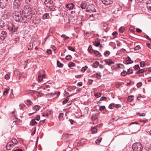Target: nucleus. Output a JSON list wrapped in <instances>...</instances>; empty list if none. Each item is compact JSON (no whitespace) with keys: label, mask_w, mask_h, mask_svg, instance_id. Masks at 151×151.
Returning a JSON list of instances; mask_svg holds the SVG:
<instances>
[{"label":"nucleus","mask_w":151,"mask_h":151,"mask_svg":"<svg viewBox=\"0 0 151 151\" xmlns=\"http://www.w3.org/2000/svg\"><path fill=\"white\" fill-rule=\"evenodd\" d=\"M32 9L29 6H25L22 11V14L30 15L32 14Z\"/></svg>","instance_id":"f257e3e1"},{"label":"nucleus","mask_w":151,"mask_h":151,"mask_svg":"<svg viewBox=\"0 0 151 151\" xmlns=\"http://www.w3.org/2000/svg\"><path fill=\"white\" fill-rule=\"evenodd\" d=\"M132 147L134 151H142L143 149L142 145L139 142L134 143Z\"/></svg>","instance_id":"f03ea898"},{"label":"nucleus","mask_w":151,"mask_h":151,"mask_svg":"<svg viewBox=\"0 0 151 151\" xmlns=\"http://www.w3.org/2000/svg\"><path fill=\"white\" fill-rule=\"evenodd\" d=\"M13 17L15 21L20 22L21 19L22 15L19 12L17 11L14 12L12 14Z\"/></svg>","instance_id":"7ed1b4c3"},{"label":"nucleus","mask_w":151,"mask_h":151,"mask_svg":"<svg viewBox=\"0 0 151 151\" xmlns=\"http://www.w3.org/2000/svg\"><path fill=\"white\" fill-rule=\"evenodd\" d=\"M31 18V16L30 15L22 14L20 22L24 23H27L30 21Z\"/></svg>","instance_id":"20e7f679"},{"label":"nucleus","mask_w":151,"mask_h":151,"mask_svg":"<svg viewBox=\"0 0 151 151\" xmlns=\"http://www.w3.org/2000/svg\"><path fill=\"white\" fill-rule=\"evenodd\" d=\"M12 13L10 12L5 10L2 16V19H9L11 17Z\"/></svg>","instance_id":"39448f33"},{"label":"nucleus","mask_w":151,"mask_h":151,"mask_svg":"<svg viewBox=\"0 0 151 151\" xmlns=\"http://www.w3.org/2000/svg\"><path fill=\"white\" fill-rule=\"evenodd\" d=\"M86 11L89 12H95L96 9L95 6L92 4L88 6L86 8Z\"/></svg>","instance_id":"423d86ee"},{"label":"nucleus","mask_w":151,"mask_h":151,"mask_svg":"<svg viewBox=\"0 0 151 151\" xmlns=\"http://www.w3.org/2000/svg\"><path fill=\"white\" fill-rule=\"evenodd\" d=\"M98 114H93L91 117V120L92 121V124H96L98 122Z\"/></svg>","instance_id":"0eeeda50"},{"label":"nucleus","mask_w":151,"mask_h":151,"mask_svg":"<svg viewBox=\"0 0 151 151\" xmlns=\"http://www.w3.org/2000/svg\"><path fill=\"white\" fill-rule=\"evenodd\" d=\"M21 2L19 0H15L14 1L13 7L14 9H18L20 7Z\"/></svg>","instance_id":"6e6552de"},{"label":"nucleus","mask_w":151,"mask_h":151,"mask_svg":"<svg viewBox=\"0 0 151 151\" xmlns=\"http://www.w3.org/2000/svg\"><path fill=\"white\" fill-rule=\"evenodd\" d=\"M8 0H0V7L4 9L6 6Z\"/></svg>","instance_id":"1a4fd4ad"},{"label":"nucleus","mask_w":151,"mask_h":151,"mask_svg":"<svg viewBox=\"0 0 151 151\" xmlns=\"http://www.w3.org/2000/svg\"><path fill=\"white\" fill-rule=\"evenodd\" d=\"M7 32L6 31H2L0 35V39L1 41H4L7 37Z\"/></svg>","instance_id":"9d476101"},{"label":"nucleus","mask_w":151,"mask_h":151,"mask_svg":"<svg viewBox=\"0 0 151 151\" xmlns=\"http://www.w3.org/2000/svg\"><path fill=\"white\" fill-rule=\"evenodd\" d=\"M52 2L51 0H45L44 4L46 6L49 8L52 7Z\"/></svg>","instance_id":"9b49d317"},{"label":"nucleus","mask_w":151,"mask_h":151,"mask_svg":"<svg viewBox=\"0 0 151 151\" xmlns=\"http://www.w3.org/2000/svg\"><path fill=\"white\" fill-rule=\"evenodd\" d=\"M103 3L108 5L112 4L113 2V0H101Z\"/></svg>","instance_id":"f8f14e48"},{"label":"nucleus","mask_w":151,"mask_h":151,"mask_svg":"<svg viewBox=\"0 0 151 151\" xmlns=\"http://www.w3.org/2000/svg\"><path fill=\"white\" fill-rule=\"evenodd\" d=\"M87 1H82L80 5V7L82 9H85L87 5Z\"/></svg>","instance_id":"ddd939ff"},{"label":"nucleus","mask_w":151,"mask_h":151,"mask_svg":"<svg viewBox=\"0 0 151 151\" xmlns=\"http://www.w3.org/2000/svg\"><path fill=\"white\" fill-rule=\"evenodd\" d=\"M14 145L12 144L10 142L8 143L6 145V148L8 150L11 149Z\"/></svg>","instance_id":"4468645a"},{"label":"nucleus","mask_w":151,"mask_h":151,"mask_svg":"<svg viewBox=\"0 0 151 151\" xmlns=\"http://www.w3.org/2000/svg\"><path fill=\"white\" fill-rule=\"evenodd\" d=\"M8 29L10 32L12 33L15 31V30L14 28V26L13 24H11V26H9L8 27Z\"/></svg>","instance_id":"2eb2a0df"},{"label":"nucleus","mask_w":151,"mask_h":151,"mask_svg":"<svg viewBox=\"0 0 151 151\" xmlns=\"http://www.w3.org/2000/svg\"><path fill=\"white\" fill-rule=\"evenodd\" d=\"M93 45L95 46L98 47L100 45V40L97 39L93 42Z\"/></svg>","instance_id":"dca6fc26"},{"label":"nucleus","mask_w":151,"mask_h":151,"mask_svg":"<svg viewBox=\"0 0 151 151\" xmlns=\"http://www.w3.org/2000/svg\"><path fill=\"white\" fill-rule=\"evenodd\" d=\"M74 6L73 4H67L66 6V8H68L70 10H72L73 7Z\"/></svg>","instance_id":"f3484780"},{"label":"nucleus","mask_w":151,"mask_h":151,"mask_svg":"<svg viewBox=\"0 0 151 151\" xmlns=\"http://www.w3.org/2000/svg\"><path fill=\"white\" fill-rule=\"evenodd\" d=\"M126 63L127 64H129L133 63V61L131 60L129 57H127L126 58Z\"/></svg>","instance_id":"a211bd4d"},{"label":"nucleus","mask_w":151,"mask_h":151,"mask_svg":"<svg viewBox=\"0 0 151 151\" xmlns=\"http://www.w3.org/2000/svg\"><path fill=\"white\" fill-rule=\"evenodd\" d=\"M105 62L106 64L109 65H110L114 63V62L113 61L110 59L105 60Z\"/></svg>","instance_id":"6ab92c4d"},{"label":"nucleus","mask_w":151,"mask_h":151,"mask_svg":"<svg viewBox=\"0 0 151 151\" xmlns=\"http://www.w3.org/2000/svg\"><path fill=\"white\" fill-rule=\"evenodd\" d=\"M45 75L44 74L42 75L41 74H39L38 76V80L40 81H42L44 78H45Z\"/></svg>","instance_id":"aec40b11"},{"label":"nucleus","mask_w":151,"mask_h":151,"mask_svg":"<svg viewBox=\"0 0 151 151\" xmlns=\"http://www.w3.org/2000/svg\"><path fill=\"white\" fill-rule=\"evenodd\" d=\"M50 17V16L49 14L46 13H45L42 17V19H48Z\"/></svg>","instance_id":"412c9836"},{"label":"nucleus","mask_w":151,"mask_h":151,"mask_svg":"<svg viewBox=\"0 0 151 151\" xmlns=\"http://www.w3.org/2000/svg\"><path fill=\"white\" fill-rule=\"evenodd\" d=\"M73 136V134H66L63 135V138H66V139L69 138H70L72 137V136Z\"/></svg>","instance_id":"4be33fe9"},{"label":"nucleus","mask_w":151,"mask_h":151,"mask_svg":"<svg viewBox=\"0 0 151 151\" xmlns=\"http://www.w3.org/2000/svg\"><path fill=\"white\" fill-rule=\"evenodd\" d=\"M60 94V92L59 91H58L57 92L56 91L54 93H48L47 95H56V97H58V95Z\"/></svg>","instance_id":"5701e85b"},{"label":"nucleus","mask_w":151,"mask_h":151,"mask_svg":"<svg viewBox=\"0 0 151 151\" xmlns=\"http://www.w3.org/2000/svg\"><path fill=\"white\" fill-rule=\"evenodd\" d=\"M10 142L14 145H17L18 142L17 140L15 139H12Z\"/></svg>","instance_id":"b1692460"},{"label":"nucleus","mask_w":151,"mask_h":151,"mask_svg":"<svg viewBox=\"0 0 151 151\" xmlns=\"http://www.w3.org/2000/svg\"><path fill=\"white\" fill-rule=\"evenodd\" d=\"M147 9L150 10H151V1H148L147 3Z\"/></svg>","instance_id":"393cba45"},{"label":"nucleus","mask_w":151,"mask_h":151,"mask_svg":"<svg viewBox=\"0 0 151 151\" xmlns=\"http://www.w3.org/2000/svg\"><path fill=\"white\" fill-rule=\"evenodd\" d=\"M37 124V122L35 119H32L30 122V125L33 126Z\"/></svg>","instance_id":"a878e982"},{"label":"nucleus","mask_w":151,"mask_h":151,"mask_svg":"<svg viewBox=\"0 0 151 151\" xmlns=\"http://www.w3.org/2000/svg\"><path fill=\"white\" fill-rule=\"evenodd\" d=\"M6 24V23L2 21L0 23V29L2 28Z\"/></svg>","instance_id":"bb28decb"},{"label":"nucleus","mask_w":151,"mask_h":151,"mask_svg":"<svg viewBox=\"0 0 151 151\" xmlns=\"http://www.w3.org/2000/svg\"><path fill=\"white\" fill-rule=\"evenodd\" d=\"M94 53L97 57H100L102 56L101 54L97 50H94Z\"/></svg>","instance_id":"cd10ccee"},{"label":"nucleus","mask_w":151,"mask_h":151,"mask_svg":"<svg viewBox=\"0 0 151 151\" xmlns=\"http://www.w3.org/2000/svg\"><path fill=\"white\" fill-rule=\"evenodd\" d=\"M88 50L90 53H91L92 52V51H94V50L92 49V47L91 45H89Z\"/></svg>","instance_id":"c85d7f7f"},{"label":"nucleus","mask_w":151,"mask_h":151,"mask_svg":"<svg viewBox=\"0 0 151 151\" xmlns=\"http://www.w3.org/2000/svg\"><path fill=\"white\" fill-rule=\"evenodd\" d=\"M133 96H128V101L129 102H131L133 100Z\"/></svg>","instance_id":"c756f323"},{"label":"nucleus","mask_w":151,"mask_h":151,"mask_svg":"<svg viewBox=\"0 0 151 151\" xmlns=\"http://www.w3.org/2000/svg\"><path fill=\"white\" fill-rule=\"evenodd\" d=\"M57 65L58 67L62 68L63 66V64L60 63L59 61H57Z\"/></svg>","instance_id":"7c9ffc66"},{"label":"nucleus","mask_w":151,"mask_h":151,"mask_svg":"<svg viewBox=\"0 0 151 151\" xmlns=\"http://www.w3.org/2000/svg\"><path fill=\"white\" fill-rule=\"evenodd\" d=\"M99 65V62H96L93 63V67L94 68H97L98 67V66Z\"/></svg>","instance_id":"2f4dec72"},{"label":"nucleus","mask_w":151,"mask_h":151,"mask_svg":"<svg viewBox=\"0 0 151 151\" xmlns=\"http://www.w3.org/2000/svg\"><path fill=\"white\" fill-rule=\"evenodd\" d=\"M133 70L132 68H130L128 70L127 74H131L133 73Z\"/></svg>","instance_id":"473e14b6"},{"label":"nucleus","mask_w":151,"mask_h":151,"mask_svg":"<svg viewBox=\"0 0 151 151\" xmlns=\"http://www.w3.org/2000/svg\"><path fill=\"white\" fill-rule=\"evenodd\" d=\"M40 109V106L38 105H36L33 107V109L35 110H39Z\"/></svg>","instance_id":"72a5a7b5"},{"label":"nucleus","mask_w":151,"mask_h":151,"mask_svg":"<svg viewBox=\"0 0 151 151\" xmlns=\"http://www.w3.org/2000/svg\"><path fill=\"white\" fill-rule=\"evenodd\" d=\"M124 27H122L119 29V31L120 32L123 33L124 31Z\"/></svg>","instance_id":"f704fd0d"},{"label":"nucleus","mask_w":151,"mask_h":151,"mask_svg":"<svg viewBox=\"0 0 151 151\" xmlns=\"http://www.w3.org/2000/svg\"><path fill=\"white\" fill-rule=\"evenodd\" d=\"M97 129L96 128L93 127L91 129V132L93 133H96L97 132Z\"/></svg>","instance_id":"c9c22d12"},{"label":"nucleus","mask_w":151,"mask_h":151,"mask_svg":"<svg viewBox=\"0 0 151 151\" xmlns=\"http://www.w3.org/2000/svg\"><path fill=\"white\" fill-rule=\"evenodd\" d=\"M110 54V52L109 51L106 50L105 52H104V55L105 56H108Z\"/></svg>","instance_id":"e433bc0d"},{"label":"nucleus","mask_w":151,"mask_h":151,"mask_svg":"<svg viewBox=\"0 0 151 151\" xmlns=\"http://www.w3.org/2000/svg\"><path fill=\"white\" fill-rule=\"evenodd\" d=\"M87 68L88 67L86 66H85V67H83L81 69V71L83 72H84Z\"/></svg>","instance_id":"4c0bfd02"},{"label":"nucleus","mask_w":151,"mask_h":151,"mask_svg":"<svg viewBox=\"0 0 151 151\" xmlns=\"http://www.w3.org/2000/svg\"><path fill=\"white\" fill-rule=\"evenodd\" d=\"M9 91V89L8 88H5L4 92L3 94L4 95H6L8 93V91Z\"/></svg>","instance_id":"58836bf2"},{"label":"nucleus","mask_w":151,"mask_h":151,"mask_svg":"<svg viewBox=\"0 0 151 151\" xmlns=\"http://www.w3.org/2000/svg\"><path fill=\"white\" fill-rule=\"evenodd\" d=\"M72 58V57L71 55H67L65 57V59L67 60H69Z\"/></svg>","instance_id":"ea45409f"},{"label":"nucleus","mask_w":151,"mask_h":151,"mask_svg":"<svg viewBox=\"0 0 151 151\" xmlns=\"http://www.w3.org/2000/svg\"><path fill=\"white\" fill-rule=\"evenodd\" d=\"M6 80L9 79L10 78V74L9 73L6 74L4 76Z\"/></svg>","instance_id":"a19ab883"},{"label":"nucleus","mask_w":151,"mask_h":151,"mask_svg":"<svg viewBox=\"0 0 151 151\" xmlns=\"http://www.w3.org/2000/svg\"><path fill=\"white\" fill-rule=\"evenodd\" d=\"M102 140V138H100L99 139H97L96 141V144H99Z\"/></svg>","instance_id":"79ce46f5"},{"label":"nucleus","mask_w":151,"mask_h":151,"mask_svg":"<svg viewBox=\"0 0 151 151\" xmlns=\"http://www.w3.org/2000/svg\"><path fill=\"white\" fill-rule=\"evenodd\" d=\"M127 74V72L125 70H124L121 73V75L125 76Z\"/></svg>","instance_id":"37998d69"},{"label":"nucleus","mask_w":151,"mask_h":151,"mask_svg":"<svg viewBox=\"0 0 151 151\" xmlns=\"http://www.w3.org/2000/svg\"><path fill=\"white\" fill-rule=\"evenodd\" d=\"M101 94L99 93H94V96L97 97L98 98L99 97L101 96Z\"/></svg>","instance_id":"c03bdc74"},{"label":"nucleus","mask_w":151,"mask_h":151,"mask_svg":"<svg viewBox=\"0 0 151 151\" xmlns=\"http://www.w3.org/2000/svg\"><path fill=\"white\" fill-rule=\"evenodd\" d=\"M117 65L118 68H122L124 67V65L123 64H119Z\"/></svg>","instance_id":"a18cd8bd"},{"label":"nucleus","mask_w":151,"mask_h":151,"mask_svg":"<svg viewBox=\"0 0 151 151\" xmlns=\"http://www.w3.org/2000/svg\"><path fill=\"white\" fill-rule=\"evenodd\" d=\"M74 65H75L74 63H73L72 62H70L69 63V64L68 65V66L70 68V67H72V66H74Z\"/></svg>","instance_id":"49530a36"},{"label":"nucleus","mask_w":151,"mask_h":151,"mask_svg":"<svg viewBox=\"0 0 151 151\" xmlns=\"http://www.w3.org/2000/svg\"><path fill=\"white\" fill-rule=\"evenodd\" d=\"M114 103H111L109 105V107L110 109H112L114 107Z\"/></svg>","instance_id":"de8ad7c7"},{"label":"nucleus","mask_w":151,"mask_h":151,"mask_svg":"<svg viewBox=\"0 0 151 151\" xmlns=\"http://www.w3.org/2000/svg\"><path fill=\"white\" fill-rule=\"evenodd\" d=\"M144 72V71L143 70V69H142L140 70H138L137 71L136 73L140 74L141 73H143Z\"/></svg>","instance_id":"09e8293b"},{"label":"nucleus","mask_w":151,"mask_h":151,"mask_svg":"<svg viewBox=\"0 0 151 151\" xmlns=\"http://www.w3.org/2000/svg\"><path fill=\"white\" fill-rule=\"evenodd\" d=\"M140 67H143L145 65V63L144 62H142L140 63Z\"/></svg>","instance_id":"8fccbe9b"},{"label":"nucleus","mask_w":151,"mask_h":151,"mask_svg":"<svg viewBox=\"0 0 151 151\" xmlns=\"http://www.w3.org/2000/svg\"><path fill=\"white\" fill-rule=\"evenodd\" d=\"M40 118V115H38L35 117V119L37 121H39Z\"/></svg>","instance_id":"3c124183"},{"label":"nucleus","mask_w":151,"mask_h":151,"mask_svg":"<svg viewBox=\"0 0 151 151\" xmlns=\"http://www.w3.org/2000/svg\"><path fill=\"white\" fill-rule=\"evenodd\" d=\"M68 48L69 50L74 52L75 51V49L73 47L71 46H68Z\"/></svg>","instance_id":"603ef678"},{"label":"nucleus","mask_w":151,"mask_h":151,"mask_svg":"<svg viewBox=\"0 0 151 151\" xmlns=\"http://www.w3.org/2000/svg\"><path fill=\"white\" fill-rule=\"evenodd\" d=\"M61 37L64 38V40L68 39L69 38V37L66 36L65 35H63L61 36Z\"/></svg>","instance_id":"864d4df0"},{"label":"nucleus","mask_w":151,"mask_h":151,"mask_svg":"<svg viewBox=\"0 0 151 151\" xmlns=\"http://www.w3.org/2000/svg\"><path fill=\"white\" fill-rule=\"evenodd\" d=\"M49 115V113H47V111H46L43 113L42 116H47Z\"/></svg>","instance_id":"5fc2aeb1"},{"label":"nucleus","mask_w":151,"mask_h":151,"mask_svg":"<svg viewBox=\"0 0 151 151\" xmlns=\"http://www.w3.org/2000/svg\"><path fill=\"white\" fill-rule=\"evenodd\" d=\"M49 115V113H47V111H46L43 113L42 116H47Z\"/></svg>","instance_id":"6e6d98bb"},{"label":"nucleus","mask_w":151,"mask_h":151,"mask_svg":"<svg viewBox=\"0 0 151 151\" xmlns=\"http://www.w3.org/2000/svg\"><path fill=\"white\" fill-rule=\"evenodd\" d=\"M105 108V106H101L100 108H99V110L101 111H103L104 109Z\"/></svg>","instance_id":"4d7b16f0"},{"label":"nucleus","mask_w":151,"mask_h":151,"mask_svg":"<svg viewBox=\"0 0 151 151\" xmlns=\"http://www.w3.org/2000/svg\"><path fill=\"white\" fill-rule=\"evenodd\" d=\"M96 77L98 78H100L101 76V75L100 74V73H96Z\"/></svg>","instance_id":"13d9d810"},{"label":"nucleus","mask_w":151,"mask_h":151,"mask_svg":"<svg viewBox=\"0 0 151 151\" xmlns=\"http://www.w3.org/2000/svg\"><path fill=\"white\" fill-rule=\"evenodd\" d=\"M142 83L141 82H139L137 84V86L138 87H140L142 86Z\"/></svg>","instance_id":"bf43d9fd"},{"label":"nucleus","mask_w":151,"mask_h":151,"mask_svg":"<svg viewBox=\"0 0 151 151\" xmlns=\"http://www.w3.org/2000/svg\"><path fill=\"white\" fill-rule=\"evenodd\" d=\"M63 113H60L59 116V119L61 120L62 119L63 117Z\"/></svg>","instance_id":"052dcab7"},{"label":"nucleus","mask_w":151,"mask_h":151,"mask_svg":"<svg viewBox=\"0 0 151 151\" xmlns=\"http://www.w3.org/2000/svg\"><path fill=\"white\" fill-rule=\"evenodd\" d=\"M140 46L139 45H138L136 46L135 47L134 49L135 50H139V49H140Z\"/></svg>","instance_id":"680f3d73"},{"label":"nucleus","mask_w":151,"mask_h":151,"mask_svg":"<svg viewBox=\"0 0 151 151\" xmlns=\"http://www.w3.org/2000/svg\"><path fill=\"white\" fill-rule=\"evenodd\" d=\"M28 46L29 47H28V50H29L30 49L32 48L33 47V45L32 44L30 43L29 44Z\"/></svg>","instance_id":"e2e57ef3"},{"label":"nucleus","mask_w":151,"mask_h":151,"mask_svg":"<svg viewBox=\"0 0 151 151\" xmlns=\"http://www.w3.org/2000/svg\"><path fill=\"white\" fill-rule=\"evenodd\" d=\"M106 98L105 97L103 96L100 99V101H105L106 100Z\"/></svg>","instance_id":"0e129e2a"},{"label":"nucleus","mask_w":151,"mask_h":151,"mask_svg":"<svg viewBox=\"0 0 151 151\" xmlns=\"http://www.w3.org/2000/svg\"><path fill=\"white\" fill-rule=\"evenodd\" d=\"M134 68L135 69L138 70L139 68V67L138 65H136L134 66Z\"/></svg>","instance_id":"69168bd1"},{"label":"nucleus","mask_w":151,"mask_h":151,"mask_svg":"<svg viewBox=\"0 0 151 151\" xmlns=\"http://www.w3.org/2000/svg\"><path fill=\"white\" fill-rule=\"evenodd\" d=\"M147 150L148 151H151V145L147 148Z\"/></svg>","instance_id":"338daca9"},{"label":"nucleus","mask_w":151,"mask_h":151,"mask_svg":"<svg viewBox=\"0 0 151 151\" xmlns=\"http://www.w3.org/2000/svg\"><path fill=\"white\" fill-rule=\"evenodd\" d=\"M13 151H23L22 149L20 148L16 149L14 150Z\"/></svg>","instance_id":"774afa93"}]
</instances>
